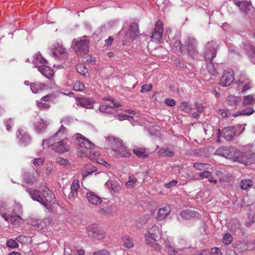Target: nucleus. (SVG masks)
I'll return each mask as SVG.
<instances>
[{"label": "nucleus", "mask_w": 255, "mask_h": 255, "mask_svg": "<svg viewBox=\"0 0 255 255\" xmlns=\"http://www.w3.org/2000/svg\"><path fill=\"white\" fill-rule=\"evenodd\" d=\"M106 143L112 148L111 154L116 157H128L129 153L122 144V141L113 136L106 138Z\"/></svg>", "instance_id": "obj_1"}, {"label": "nucleus", "mask_w": 255, "mask_h": 255, "mask_svg": "<svg viewBox=\"0 0 255 255\" xmlns=\"http://www.w3.org/2000/svg\"><path fill=\"white\" fill-rule=\"evenodd\" d=\"M216 43L211 41L206 44L205 50V58L207 63V69L213 75H216L218 73L212 63L213 59L216 56Z\"/></svg>", "instance_id": "obj_2"}, {"label": "nucleus", "mask_w": 255, "mask_h": 255, "mask_svg": "<svg viewBox=\"0 0 255 255\" xmlns=\"http://www.w3.org/2000/svg\"><path fill=\"white\" fill-rule=\"evenodd\" d=\"M26 190L33 200L39 202L46 208H48L47 202L52 198V193L47 188L43 189L44 195H42L41 192L37 189L27 188Z\"/></svg>", "instance_id": "obj_3"}, {"label": "nucleus", "mask_w": 255, "mask_h": 255, "mask_svg": "<svg viewBox=\"0 0 255 255\" xmlns=\"http://www.w3.org/2000/svg\"><path fill=\"white\" fill-rule=\"evenodd\" d=\"M254 145L249 144L244 147V151L241 152L238 150V154H235L233 160L237 161L245 165L251 163L254 159V153L253 151Z\"/></svg>", "instance_id": "obj_4"}, {"label": "nucleus", "mask_w": 255, "mask_h": 255, "mask_svg": "<svg viewBox=\"0 0 255 255\" xmlns=\"http://www.w3.org/2000/svg\"><path fill=\"white\" fill-rule=\"evenodd\" d=\"M87 233L89 237L98 240H103L106 237V233L103 229L96 224L89 226L87 229Z\"/></svg>", "instance_id": "obj_5"}, {"label": "nucleus", "mask_w": 255, "mask_h": 255, "mask_svg": "<svg viewBox=\"0 0 255 255\" xmlns=\"http://www.w3.org/2000/svg\"><path fill=\"white\" fill-rule=\"evenodd\" d=\"M238 89L242 93H244L250 90L253 86V84L249 76L246 73H241L239 79L236 81Z\"/></svg>", "instance_id": "obj_6"}, {"label": "nucleus", "mask_w": 255, "mask_h": 255, "mask_svg": "<svg viewBox=\"0 0 255 255\" xmlns=\"http://www.w3.org/2000/svg\"><path fill=\"white\" fill-rule=\"evenodd\" d=\"M89 45V41L88 39H80L74 43L73 48L77 54L82 56L88 52Z\"/></svg>", "instance_id": "obj_7"}, {"label": "nucleus", "mask_w": 255, "mask_h": 255, "mask_svg": "<svg viewBox=\"0 0 255 255\" xmlns=\"http://www.w3.org/2000/svg\"><path fill=\"white\" fill-rule=\"evenodd\" d=\"M238 149L234 147H221L217 149L215 154L219 155L226 158L233 159L235 154H238Z\"/></svg>", "instance_id": "obj_8"}, {"label": "nucleus", "mask_w": 255, "mask_h": 255, "mask_svg": "<svg viewBox=\"0 0 255 255\" xmlns=\"http://www.w3.org/2000/svg\"><path fill=\"white\" fill-rule=\"evenodd\" d=\"M197 41L194 37H188L185 42L186 48L189 55L192 58L198 54Z\"/></svg>", "instance_id": "obj_9"}, {"label": "nucleus", "mask_w": 255, "mask_h": 255, "mask_svg": "<svg viewBox=\"0 0 255 255\" xmlns=\"http://www.w3.org/2000/svg\"><path fill=\"white\" fill-rule=\"evenodd\" d=\"M57 141L51 144V148L53 150L59 153H63L69 150L70 147L69 140L60 139Z\"/></svg>", "instance_id": "obj_10"}, {"label": "nucleus", "mask_w": 255, "mask_h": 255, "mask_svg": "<svg viewBox=\"0 0 255 255\" xmlns=\"http://www.w3.org/2000/svg\"><path fill=\"white\" fill-rule=\"evenodd\" d=\"M235 80L234 73L232 70H225L221 78L220 84L223 87L230 85Z\"/></svg>", "instance_id": "obj_11"}, {"label": "nucleus", "mask_w": 255, "mask_h": 255, "mask_svg": "<svg viewBox=\"0 0 255 255\" xmlns=\"http://www.w3.org/2000/svg\"><path fill=\"white\" fill-rule=\"evenodd\" d=\"M163 32V24L161 21H158L155 25V27L151 36L152 40L156 42L160 41Z\"/></svg>", "instance_id": "obj_12"}, {"label": "nucleus", "mask_w": 255, "mask_h": 255, "mask_svg": "<svg viewBox=\"0 0 255 255\" xmlns=\"http://www.w3.org/2000/svg\"><path fill=\"white\" fill-rule=\"evenodd\" d=\"M49 124V121H45L39 117H36L34 119V128L38 133L43 132Z\"/></svg>", "instance_id": "obj_13"}, {"label": "nucleus", "mask_w": 255, "mask_h": 255, "mask_svg": "<svg viewBox=\"0 0 255 255\" xmlns=\"http://www.w3.org/2000/svg\"><path fill=\"white\" fill-rule=\"evenodd\" d=\"M78 144L81 147L88 149H91L94 146V144L87 138L85 137L82 134L77 133L75 135Z\"/></svg>", "instance_id": "obj_14"}, {"label": "nucleus", "mask_w": 255, "mask_h": 255, "mask_svg": "<svg viewBox=\"0 0 255 255\" xmlns=\"http://www.w3.org/2000/svg\"><path fill=\"white\" fill-rule=\"evenodd\" d=\"M105 100L110 101L111 103L109 104H103L99 106V110L101 112L109 113L111 112V110L113 108L120 107L119 104L114 102L112 98H104Z\"/></svg>", "instance_id": "obj_15"}, {"label": "nucleus", "mask_w": 255, "mask_h": 255, "mask_svg": "<svg viewBox=\"0 0 255 255\" xmlns=\"http://www.w3.org/2000/svg\"><path fill=\"white\" fill-rule=\"evenodd\" d=\"M171 212L169 206L166 205L160 208L156 214V219L160 221L165 219Z\"/></svg>", "instance_id": "obj_16"}, {"label": "nucleus", "mask_w": 255, "mask_h": 255, "mask_svg": "<svg viewBox=\"0 0 255 255\" xmlns=\"http://www.w3.org/2000/svg\"><path fill=\"white\" fill-rule=\"evenodd\" d=\"M221 134L227 140H232L235 135V128L234 127H226L222 129Z\"/></svg>", "instance_id": "obj_17"}, {"label": "nucleus", "mask_w": 255, "mask_h": 255, "mask_svg": "<svg viewBox=\"0 0 255 255\" xmlns=\"http://www.w3.org/2000/svg\"><path fill=\"white\" fill-rule=\"evenodd\" d=\"M16 136L17 138L19 139L21 144H22L24 146H26L30 142V137L22 129H19L18 130Z\"/></svg>", "instance_id": "obj_18"}, {"label": "nucleus", "mask_w": 255, "mask_h": 255, "mask_svg": "<svg viewBox=\"0 0 255 255\" xmlns=\"http://www.w3.org/2000/svg\"><path fill=\"white\" fill-rule=\"evenodd\" d=\"M159 233L160 229L159 227L156 225L153 226L149 229L148 233L145 234V241H147V239L149 240L156 239Z\"/></svg>", "instance_id": "obj_19"}, {"label": "nucleus", "mask_w": 255, "mask_h": 255, "mask_svg": "<svg viewBox=\"0 0 255 255\" xmlns=\"http://www.w3.org/2000/svg\"><path fill=\"white\" fill-rule=\"evenodd\" d=\"M38 71L45 77L49 80L53 78L54 73L51 68L48 66L42 65L38 66Z\"/></svg>", "instance_id": "obj_20"}, {"label": "nucleus", "mask_w": 255, "mask_h": 255, "mask_svg": "<svg viewBox=\"0 0 255 255\" xmlns=\"http://www.w3.org/2000/svg\"><path fill=\"white\" fill-rule=\"evenodd\" d=\"M86 197L89 202L94 205H100L102 202L101 198L92 191L88 192Z\"/></svg>", "instance_id": "obj_21"}, {"label": "nucleus", "mask_w": 255, "mask_h": 255, "mask_svg": "<svg viewBox=\"0 0 255 255\" xmlns=\"http://www.w3.org/2000/svg\"><path fill=\"white\" fill-rule=\"evenodd\" d=\"M54 140L60 139L68 140L67 138V130L65 127L61 126L60 128L52 136Z\"/></svg>", "instance_id": "obj_22"}, {"label": "nucleus", "mask_w": 255, "mask_h": 255, "mask_svg": "<svg viewBox=\"0 0 255 255\" xmlns=\"http://www.w3.org/2000/svg\"><path fill=\"white\" fill-rule=\"evenodd\" d=\"M235 3L240 8L243 12L246 13L248 11L250 10L252 7L251 2L247 0H236L235 1Z\"/></svg>", "instance_id": "obj_23"}, {"label": "nucleus", "mask_w": 255, "mask_h": 255, "mask_svg": "<svg viewBox=\"0 0 255 255\" xmlns=\"http://www.w3.org/2000/svg\"><path fill=\"white\" fill-rule=\"evenodd\" d=\"M243 48L250 57L255 59V48L252 46L248 41H245L243 42Z\"/></svg>", "instance_id": "obj_24"}, {"label": "nucleus", "mask_w": 255, "mask_h": 255, "mask_svg": "<svg viewBox=\"0 0 255 255\" xmlns=\"http://www.w3.org/2000/svg\"><path fill=\"white\" fill-rule=\"evenodd\" d=\"M180 215L183 218L187 220L199 217V213L192 209H188L182 211L180 213Z\"/></svg>", "instance_id": "obj_25"}, {"label": "nucleus", "mask_w": 255, "mask_h": 255, "mask_svg": "<svg viewBox=\"0 0 255 255\" xmlns=\"http://www.w3.org/2000/svg\"><path fill=\"white\" fill-rule=\"evenodd\" d=\"M97 168L91 163L86 164L82 169L83 178H86L88 175L96 172Z\"/></svg>", "instance_id": "obj_26"}, {"label": "nucleus", "mask_w": 255, "mask_h": 255, "mask_svg": "<svg viewBox=\"0 0 255 255\" xmlns=\"http://www.w3.org/2000/svg\"><path fill=\"white\" fill-rule=\"evenodd\" d=\"M67 52L66 49L63 46L58 45L55 47V50H53L52 56L55 58L60 57L61 58H65L66 56Z\"/></svg>", "instance_id": "obj_27"}, {"label": "nucleus", "mask_w": 255, "mask_h": 255, "mask_svg": "<svg viewBox=\"0 0 255 255\" xmlns=\"http://www.w3.org/2000/svg\"><path fill=\"white\" fill-rule=\"evenodd\" d=\"M79 187V181L78 180H74L71 186V192L69 195V198H75L77 197Z\"/></svg>", "instance_id": "obj_28"}, {"label": "nucleus", "mask_w": 255, "mask_h": 255, "mask_svg": "<svg viewBox=\"0 0 255 255\" xmlns=\"http://www.w3.org/2000/svg\"><path fill=\"white\" fill-rule=\"evenodd\" d=\"M32 63L35 64V67L38 68V63L44 64L47 63V60L42 57L41 53L39 52H37L34 56L32 60Z\"/></svg>", "instance_id": "obj_29"}, {"label": "nucleus", "mask_w": 255, "mask_h": 255, "mask_svg": "<svg viewBox=\"0 0 255 255\" xmlns=\"http://www.w3.org/2000/svg\"><path fill=\"white\" fill-rule=\"evenodd\" d=\"M79 104L85 108H93V100L87 98H81L78 100Z\"/></svg>", "instance_id": "obj_30"}, {"label": "nucleus", "mask_w": 255, "mask_h": 255, "mask_svg": "<svg viewBox=\"0 0 255 255\" xmlns=\"http://www.w3.org/2000/svg\"><path fill=\"white\" fill-rule=\"evenodd\" d=\"M149 218L148 215H145L139 217L135 222V227L138 229H141L147 223Z\"/></svg>", "instance_id": "obj_31"}, {"label": "nucleus", "mask_w": 255, "mask_h": 255, "mask_svg": "<svg viewBox=\"0 0 255 255\" xmlns=\"http://www.w3.org/2000/svg\"><path fill=\"white\" fill-rule=\"evenodd\" d=\"M133 153L138 157L141 158H147L149 153L146 151V149L141 147H135L133 149Z\"/></svg>", "instance_id": "obj_32"}, {"label": "nucleus", "mask_w": 255, "mask_h": 255, "mask_svg": "<svg viewBox=\"0 0 255 255\" xmlns=\"http://www.w3.org/2000/svg\"><path fill=\"white\" fill-rule=\"evenodd\" d=\"M46 85L42 83H32L30 84V89L33 93H37L45 89Z\"/></svg>", "instance_id": "obj_33"}, {"label": "nucleus", "mask_w": 255, "mask_h": 255, "mask_svg": "<svg viewBox=\"0 0 255 255\" xmlns=\"http://www.w3.org/2000/svg\"><path fill=\"white\" fill-rule=\"evenodd\" d=\"M146 243L149 246L152 247L156 252H160L162 247L159 245L157 242L156 239L149 240L147 239V241H145Z\"/></svg>", "instance_id": "obj_34"}, {"label": "nucleus", "mask_w": 255, "mask_h": 255, "mask_svg": "<svg viewBox=\"0 0 255 255\" xmlns=\"http://www.w3.org/2000/svg\"><path fill=\"white\" fill-rule=\"evenodd\" d=\"M129 35L131 38H134L137 36L139 33L138 26L136 23H132L129 26Z\"/></svg>", "instance_id": "obj_35"}, {"label": "nucleus", "mask_w": 255, "mask_h": 255, "mask_svg": "<svg viewBox=\"0 0 255 255\" xmlns=\"http://www.w3.org/2000/svg\"><path fill=\"white\" fill-rule=\"evenodd\" d=\"M164 248L171 255H175L178 253V250L172 247L170 241L167 239L164 241Z\"/></svg>", "instance_id": "obj_36"}, {"label": "nucleus", "mask_w": 255, "mask_h": 255, "mask_svg": "<svg viewBox=\"0 0 255 255\" xmlns=\"http://www.w3.org/2000/svg\"><path fill=\"white\" fill-rule=\"evenodd\" d=\"M9 222L14 227H18L22 223L23 219L20 216H11L9 218Z\"/></svg>", "instance_id": "obj_37"}, {"label": "nucleus", "mask_w": 255, "mask_h": 255, "mask_svg": "<svg viewBox=\"0 0 255 255\" xmlns=\"http://www.w3.org/2000/svg\"><path fill=\"white\" fill-rule=\"evenodd\" d=\"M227 101L228 104L231 106H235L237 103L240 102L241 99L239 97H236L233 95L228 96Z\"/></svg>", "instance_id": "obj_38"}, {"label": "nucleus", "mask_w": 255, "mask_h": 255, "mask_svg": "<svg viewBox=\"0 0 255 255\" xmlns=\"http://www.w3.org/2000/svg\"><path fill=\"white\" fill-rule=\"evenodd\" d=\"M255 103V96L249 95L244 97L243 104L244 106L254 104Z\"/></svg>", "instance_id": "obj_39"}, {"label": "nucleus", "mask_w": 255, "mask_h": 255, "mask_svg": "<svg viewBox=\"0 0 255 255\" xmlns=\"http://www.w3.org/2000/svg\"><path fill=\"white\" fill-rule=\"evenodd\" d=\"M124 243V247L127 249H131L133 247V239L132 238L125 237L122 239Z\"/></svg>", "instance_id": "obj_40"}, {"label": "nucleus", "mask_w": 255, "mask_h": 255, "mask_svg": "<svg viewBox=\"0 0 255 255\" xmlns=\"http://www.w3.org/2000/svg\"><path fill=\"white\" fill-rule=\"evenodd\" d=\"M159 155L163 156L172 157L174 155L173 151L167 148H162L158 151Z\"/></svg>", "instance_id": "obj_41"}, {"label": "nucleus", "mask_w": 255, "mask_h": 255, "mask_svg": "<svg viewBox=\"0 0 255 255\" xmlns=\"http://www.w3.org/2000/svg\"><path fill=\"white\" fill-rule=\"evenodd\" d=\"M24 180L27 184H33L36 181V178L33 174L26 172L24 174Z\"/></svg>", "instance_id": "obj_42"}, {"label": "nucleus", "mask_w": 255, "mask_h": 255, "mask_svg": "<svg viewBox=\"0 0 255 255\" xmlns=\"http://www.w3.org/2000/svg\"><path fill=\"white\" fill-rule=\"evenodd\" d=\"M36 105L40 110H47L50 107L48 103L43 101H42L40 99L36 101Z\"/></svg>", "instance_id": "obj_43"}, {"label": "nucleus", "mask_w": 255, "mask_h": 255, "mask_svg": "<svg viewBox=\"0 0 255 255\" xmlns=\"http://www.w3.org/2000/svg\"><path fill=\"white\" fill-rule=\"evenodd\" d=\"M179 108L180 110L184 111L187 113H190L192 109L190 104L185 102L181 103Z\"/></svg>", "instance_id": "obj_44"}, {"label": "nucleus", "mask_w": 255, "mask_h": 255, "mask_svg": "<svg viewBox=\"0 0 255 255\" xmlns=\"http://www.w3.org/2000/svg\"><path fill=\"white\" fill-rule=\"evenodd\" d=\"M254 110L252 108H248L245 110H241L238 113L234 114V117H237L239 115H245V116H250L252 115L254 112Z\"/></svg>", "instance_id": "obj_45"}, {"label": "nucleus", "mask_w": 255, "mask_h": 255, "mask_svg": "<svg viewBox=\"0 0 255 255\" xmlns=\"http://www.w3.org/2000/svg\"><path fill=\"white\" fill-rule=\"evenodd\" d=\"M233 241V237L231 235L228 233L224 235L222 239V243L226 246L231 244Z\"/></svg>", "instance_id": "obj_46"}, {"label": "nucleus", "mask_w": 255, "mask_h": 255, "mask_svg": "<svg viewBox=\"0 0 255 255\" xmlns=\"http://www.w3.org/2000/svg\"><path fill=\"white\" fill-rule=\"evenodd\" d=\"M252 185V182L251 180L244 179L242 180L240 183V187L244 190H247Z\"/></svg>", "instance_id": "obj_47"}, {"label": "nucleus", "mask_w": 255, "mask_h": 255, "mask_svg": "<svg viewBox=\"0 0 255 255\" xmlns=\"http://www.w3.org/2000/svg\"><path fill=\"white\" fill-rule=\"evenodd\" d=\"M137 182V180L133 175H130L128 177V180L126 183V185L128 188H132Z\"/></svg>", "instance_id": "obj_48"}, {"label": "nucleus", "mask_w": 255, "mask_h": 255, "mask_svg": "<svg viewBox=\"0 0 255 255\" xmlns=\"http://www.w3.org/2000/svg\"><path fill=\"white\" fill-rule=\"evenodd\" d=\"M85 88L84 84L80 81H77L73 86V89L76 91H82Z\"/></svg>", "instance_id": "obj_49"}, {"label": "nucleus", "mask_w": 255, "mask_h": 255, "mask_svg": "<svg viewBox=\"0 0 255 255\" xmlns=\"http://www.w3.org/2000/svg\"><path fill=\"white\" fill-rule=\"evenodd\" d=\"M77 71L81 75H85L88 72V69L85 66L82 64H78L76 66Z\"/></svg>", "instance_id": "obj_50"}, {"label": "nucleus", "mask_w": 255, "mask_h": 255, "mask_svg": "<svg viewBox=\"0 0 255 255\" xmlns=\"http://www.w3.org/2000/svg\"><path fill=\"white\" fill-rule=\"evenodd\" d=\"M6 245L10 249H15L18 246L17 243L12 239H9L6 241Z\"/></svg>", "instance_id": "obj_51"}, {"label": "nucleus", "mask_w": 255, "mask_h": 255, "mask_svg": "<svg viewBox=\"0 0 255 255\" xmlns=\"http://www.w3.org/2000/svg\"><path fill=\"white\" fill-rule=\"evenodd\" d=\"M56 162L61 165H68L69 164V161L61 157H58L56 158Z\"/></svg>", "instance_id": "obj_52"}, {"label": "nucleus", "mask_w": 255, "mask_h": 255, "mask_svg": "<svg viewBox=\"0 0 255 255\" xmlns=\"http://www.w3.org/2000/svg\"><path fill=\"white\" fill-rule=\"evenodd\" d=\"M56 98V97L53 94H49V95H47L46 96H43V97H42L40 100H41V101H43L46 103L47 102H52L53 101H54Z\"/></svg>", "instance_id": "obj_53"}, {"label": "nucleus", "mask_w": 255, "mask_h": 255, "mask_svg": "<svg viewBox=\"0 0 255 255\" xmlns=\"http://www.w3.org/2000/svg\"><path fill=\"white\" fill-rule=\"evenodd\" d=\"M14 214H21L22 213V207L20 203H16L15 204L14 209L13 210Z\"/></svg>", "instance_id": "obj_54"}, {"label": "nucleus", "mask_w": 255, "mask_h": 255, "mask_svg": "<svg viewBox=\"0 0 255 255\" xmlns=\"http://www.w3.org/2000/svg\"><path fill=\"white\" fill-rule=\"evenodd\" d=\"M54 139H53V137L51 136L48 139H44L43 140V144L42 145L43 146H46L48 147L49 146H51V144L54 143L53 141Z\"/></svg>", "instance_id": "obj_55"}, {"label": "nucleus", "mask_w": 255, "mask_h": 255, "mask_svg": "<svg viewBox=\"0 0 255 255\" xmlns=\"http://www.w3.org/2000/svg\"><path fill=\"white\" fill-rule=\"evenodd\" d=\"M93 255H110V254L108 250L102 249L94 252Z\"/></svg>", "instance_id": "obj_56"}, {"label": "nucleus", "mask_w": 255, "mask_h": 255, "mask_svg": "<svg viewBox=\"0 0 255 255\" xmlns=\"http://www.w3.org/2000/svg\"><path fill=\"white\" fill-rule=\"evenodd\" d=\"M165 104L170 107H173L176 105V102L173 99L166 98L165 100Z\"/></svg>", "instance_id": "obj_57"}, {"label": "nucleus", "mask_w": 255, "mask_h": 255, "mask_svg": "<svg viewBox=\"0 0 255 255\" xmlns=\"http://www.w3.org/2000/svg\"><path fill=\"white\" fill-rule=\"evenodd\" d=\"M152 88V85H144L142 86L140 92L142 93H145L149 91Z\"/></svg>", "instance_id": "obj_58"}, {"label": "nucleus", "mask_w": 255, "mask_h": 255, "mask_svg": "<svg viewBox=\"0 0 255 255\" xmlns=\"http://www.w3.org/2000/svg\"><path fill=\"white\" fill-rule=\"evenodd\" d=\"M221 250L218 248H213L211 249L210 255H222Z\"/></svg>", "instance_id": "obj_59"}, {"label": "nucleus", "mask_w": 255, "mask_h": 255, "mask_svg": "<svg viewBox=\"0 0 255 255\" xmlns=\"http://www.w3.org/2000/svg\"><path fill=\"white\" fill-rule=\"evenodd\" d=\"M177 183V181L176 180H173L170 181L169 183H166L165 184V187L167 189H169L173 186H175Z\"/></svg>", "instance_id": "obj_60"}, {"label": "nucleus", "mask_w": 255, "mask_h": 255, "mask_svg": "<svg viewBox=\"0 0 255 255\" xmlns=\"http://www.w3.org/2000/svg\"><path fill=\"white\" fill-rule=\"evenodd\" d=\"M44 162V159L42 158H35L33 161V163L34 165L39 166L43 164Z\"/></svg>", "instance_id": "obj_61"}, {"label": "nucleus", "mask_w": 255, "mask_h": 255, "mask_svg": "<svg viewBox=\"0 0 255 255\" xmlns=\"http://www.w3.org/2000/svg\"><path fill=\"white\" fill-rule=\"evenodd\" d=\"M12 120L11 118H9L7 121L4 122V124L6 126V128L7 131H9L11 128V125H12Z\"/></svg>", "instance_id": "obj_62"}, {"label": "nucleus", "mask_w": 255, "mask_h": 255, "mask_svg": "<svg viewBox=\"0 0 255 255\" xmlns=\"http://www.w3.org/2000/svg\"><path fill=\"white\" fill-rule=\"evenodd\" d=\"M200 176L202 178H210L211 176V172L208 171H205L200 173Z\"/></svg>", "instance_id": "obj_63"}, {"label": "nucleus", "mask_w": 255, "mask_h": 255, "mask_svg": "<svg viewBox=\"0 0 255 255\" xmlns=\"http://www.w3.org/2000/svg\"><path fill=\"white\" fill-rule=\"evenodd\" d=\"M205 164H203V163H200V162H195L194 164V167L198 169V170H201L202 169L203 167H204Z\"/></svg>", "instance_id": "obj_64"}]
</instances>
